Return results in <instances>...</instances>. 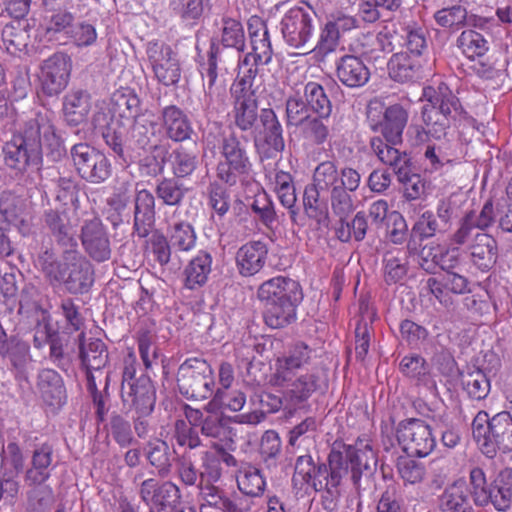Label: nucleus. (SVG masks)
<instances>
[{
    "label": "nucleus",
    "instance_id": "nucleus-1",
    "mask_svg": "<svg viewBox=\"0 0 512 512\" xmlns=\"http://www.w3.org/2000/svg\"><path fill=\"white\" fill-rule=\"evenodd\" d=\"M44 148L46 156L59 161L66 153L61 138L45 115L35 114L15 132L2 147L4 164L17 173H25L30 167L42 165Z\"/></svg>",
    "mask_w": 512,
    "mask_h": 512
},
{
    "label": "nucleus",
    "instance_id": "nucleus-2",
    "mask_svg": "<svg viewBox=\"0 0 512 512\" xmlns=\"http://www.w3.org/2000/svg\"><path fill=\"white\" fill-rule=\"evenodd\" d=\"M37 262L51 287L63 286L71 295L86 294L94 284V266L78 248L62 251L61 259L52 248H46L38 254Z\"/></svg>",
    "mask_w": 512,
    "mask_h": 512
},
{
    "label": "nucleus",
    "instance_id": "nucleus-3",
    "mask_svg": "<svg viewBox=\"0 0 512 512\" xmlns=\"http://www.w3.org/2000/svg\"><path fill=\"white\" fill-rule=\"evenodd\" d=\"M257 295L264 303L265 323L274 329L283 328L295 321L296 308L303 300L299 282L285 276L263 282Z\"/></svg>",
    "mask_w": 512,
    "mask_h": 512
},
{
    "label": "nucleus",
    "instance_id": "nucleus-4",
    "mask_svg": "<svg viewBox=\"0 0 512 512\" xmlns=\"http://www.w3.org/2000/svg\"><path fill=\"white\" fill-rule=\"evenodd\" d=\"M423 96L427 103L421 108V119L433 139L445 138L452 125L466 118L459 98L445 83L424 88Z\"/></svg>",
    "mask_w": 512,
    "mask_h": 512
},
{
    "label": "nucleus",
    "instance_id": "nucleus-5",
    "mask_svg": "<svg viewBox=\"0 0 512 512\" xmlns=\"http://www.w3.org/2000/svg\"><path fill=\"white\" fill-rule=\"evenodd\" d=\"M370 146L377 158L392 168L403 187V197L411 202L425 199L430 192V182L413 172L411 157L397 148L385 146L378 136L372 137Z\"/></svg>",
    "mask_w": 512,
    "mask_h": 512
},
{
    "label": "nucleus",
    "instance_id": "nucleus-6",
    "mask_svg": "<svg viewBox=\"0 0 512 512\" xmlns=\"http://www.w3.org/2000/svg\"><path fill=\"white\" fill-rule=\"evenodd\" d=\"M472 434L481 452L489 458L497 450L512 451V418L500 412L489 419L485 411H479L472 422Z\"/></svg>",
    "mask_w": 512,
    "mask_h": 512
},
{
    "label": "nucleus",
    "instance_id": "nucleus-7",
    "mask_svg": "<svg viewBox=\"0 0 512 512\" xmlns=\"http://www.w3.org/2000/svg\"><path fill=\"white\" fill-rule=\"evenodd\" d=\"M470 494L477 506L491 504L498 511H506L512 503V469L504 468L488 485L482 468L474 467L469 474Z\"/></svg>",
    "mask_w": 512,
    "mask_h": 512
},
{
    "label": "nucleus",
    "instance_id": "nucleus-8",
    "mask_svg": "<svg viewBox=\"0 0 512 512\" xmlns=\"http://www.w3.org/2000/svg\"><path fill=\"white\" fill-rule=\"evenodd\" d=\"M459 217V206L452 197H443L438 200L436 212L426 210L417 218L412 226L407 249L416 251L418 244L445 234L453 226V222Z\"/></svg>",
    "mask_w": 512,
    "mask_h": 512
},
{
    "label": "nucleus",
    "instance_id": "nucleus-9",
    "mask_svg": "<svg viewBox=\"0 0 512 512\" xmlns=\"http://www.w3.org/2000/svg\"><path fill=\"white\" fill-rule=\"evenodd\" d=\"M221 159L216 167L217 178L229 186L246 178L252 171L247 140L242 141L235 133L223 136L219 144Z\"/></svg>",
    "mask_w": 512,
    "mask_h": 512
},
{
    "label": "nucleus",
    "instance_id": "nucleus-10",
    "mask_svg": "<svg viewBox=\"0 0 512 512\" xmlns=\"http://www.w3.org/2000/svg\"><path fill=\"white\" fill-rule=\"evenodd\" d=\"M176 380L179 392L187 399L205 400L213 394V370L204 358L186 359L177 370Z\"/></svg>",
    "mask_w": 512,
    "mask_h": 512
},
{
    "label": "nucleus",
    "instance_id": "nucleus-11",
    "mask_svg": "<svg viewBox=\"0 0 512 512\" xmlns=\"http://www.w3.org/2000/svg\"><path fill=\"white\" fill-rule=\"evenodd\" d=\"M380 107L378 102H370L367 107V119L369 126L374 132H380L383 139L378 137L387 147L401 144L403 131L408 122V111L401 104H392L385 108L382 119H374V112Z\"/></svg>",
    "mask_w": 512,
    "mask_h": 512
},
{
    "label": "nucleus",
    "instance_id": "nucleus-12",
    "mask_svg": "<svg viewBox=\"0 0 512 512\" xmlns=\"http://www.w3.org/2000/svg\"><path fill=\"white\" fill-rule=\"evenodd\" d=\"M70 154L78 175L88 183H104L111 175V163L106 155L87 143L72 146Z\"/></svg>",
    "mask_w": 512,
    "mask_h": 512
},
{
    "label": "nucleus",
    "instance_id": "nucleus-13",
    "mask_svg": "<svg viewBox=\"0 0 512 512\" xmlns=\"http://www.w3.org/2000/svg\"><path fill=\"white\" fill-rule=\"evenodd\" d=\"M71 70V57L64 52H56L43 60L37 74L39 93L46 97L60 95L69 83Z\"/></svg>",
    "mask_w": 512,
    "mask_h": 512
},
{
    "label": "nucleus",
    "instance_id": "nucleus-14",
    "mask_svg": "<svg viewBox=\"0 0 512 512\" xmlns=\"http://www.w3.org/2000/svg\"><path fill=\"white\" fill-rule=\"evenodd\" d=\"M316 20V12L307 3L289 9L280 23L286 43L297 49L305 47L313 36Z\"/></svg>",
    "mask_w": 512,
    "mask_h": 512
},
{
    "label": "nucleus",
    "instance_id": "nucleus-15",
    "mask_svg": "<svg viewBox=\"0 0 512 512\" xmlns=\"http://www.w3.org/2000/svg\"><path fill=\"white\" fill-rule=\"evenodd\" d=\"M396 436L403 451L413 457H426L436 447L431 427L421 419L409 418L400 421Z\"/></svg>",
    "mask_w": 512,
    "mask_h": 512
},
{
    "label": "nucleus",
    "instance_id": "nucleus-16",
    "mask_svg": "<svg viewBox=\"0 0 512 512\" xmlns=\"http://www.w3.org/2000/svg\"><path fill=\"white\" fill-rule=\"evenodd\" d=\"M134 121L129 129H127V149L129 152L152 151L162 154L161 162L159 164V173L164 170L166 155L168 149L157 143V123L153 119V115L142 113L133 116Z\"/></svg>",
    "mask_w": 512,
    "mask_h": 512
},
{
    "label": "nucleus",
    "instance_id": "nucleus-17",
    "mask_svg": "<svg viewBox=\"0 0 512 512\" xmlns=\"http://www.w3.org/2000/svg\"><path fill=\"white\" fill-rule=\"evenodd\" d=\"M148 61L157 81L164 86L176 85L181 78L177 53L160 41H150L146 47Z\"/></svg>",
    "mask_w": 512,
    "mask_h": 512
},
{
    "label": "nucleus",
    "instance_id": "nucleus-18",
    "mask_svg": "<svg viewBox=\"0 0 512 512\" xmlns=\"http://www.w3.org/2000/svg\"><path fill=\"white\" fill-rule=\"evenodd\" d=\"M80 240L85 253L91 260L103 263L111 258L109 233L99 217L94 216L83 221Z\"/></svg>",
    "mask_w": 512,
    "mask_h": 512
},
{
    "label": "nucleus",
    "instance_id": "nucleus-19",
    "mask_svg": "<svg viewBox=\"0 0 512 512\" xmlns=\"http://www.w3.org/2000/svg\"><path fill=\"white\" fill-rule=\"evenodd\" d=\"M43 229L51 239L66 251L78 248L76 224L72 222L70 213L66 209L48 208L42 214Z\"/></svg>",
    "mask_w": 512,
    "mask_h": 512
},
{
    "label": "nucleus",
    "instance_id": "nucleus-20",
    "mask_svg": "<svg viewBox=\"0 0 512 512\" xmlns=\"http://www.w3.org/2000/svg\"><path fill=\"white\" fill-rule=\"evenodd\" d=\"M92 124L95 133H99L111 151L126 161L129 156L127 149V129L120 120H114L108 113L98 111L93 115Z\"/></svg>",
    "mask_w": 512,
    "mask_h": 512
},
{
    "label": "nucleus",
    "instance_id": "nucleus-21",
    "mask_svg": "<svg viewBox=\"0 0 512 512\" xmlns=\"http://www.w3.org/2000/svg\"><path fill=\"white\" fill-rule=\"evenodd\" d=\"M121 399L124 406L136 413L151 414L155 407L156 392L151 379L144 374L136 382L121 384Z\"/></svg>",
    "mask_w": 512,
    "mask_h": 512
},
{
    "label": "nucleus",
    "instance_id": "nucleus-22",
    "mask_svg": "<svg viewBox=\"0 0 512 512\" xmlns=\"http://www.w3.org/2000/svg\"><path fill=\"white\" fill-rule=\"evenodd\" d=\"M330 475L331 465L329 463H315L311 455H302L296 459L292 482L295 487L300 485V489L305 487V492L308 488L318 492L323 490Z\"/></svg>",
    "mask_w": 512,
    "mask_h": 512
},
{
    "label": "nucleus",
    "instance_id": "nucleus-23",
    "mask_svg": "<svg viewBox=\"0 0 512 512\" xmlns=\"http://www.w3.org/2000/svg\"><path fill=\"white\" fill-rule=\"evenodd\" d=\"M343 459V465L346 468V475L348 468L351 469V480L355 486H359L361 478L370 477L376 470L377 458L373 449L369 445L364 448L358 449L352 445H343V451L336 450Z\"/></svg>",
    "mask_w": 512,
    "mask_h": 512
},
{
    "label": "nucleus",
    "instance_id": "nucleus-24",
    "mask_svg": "<svg viewBox=\"0 0 512 512\" xmlns=\"http://www.w3.org/2000/svg\"><path fill=\"white\" fill-rule=\"evenodd\" d=\"M77 342L80 365L89 381L90 377H95L93 371H100L108 365V347L99 338H86L84 332L78 335Z\"/></svg>",
    "mask_w": 512,
    "mask_h": 512
},
{
    "label": "nucleus",
    "instance_id": "nucleus-25",
    "mask_svg": "<svg viewBox=\"0 0 512 512\" xmlns=\"http://www.w3.org/2000/svg\"><path fill=\"white\" fill-rule=\"evenodd\" d=\"M311 349L304 343H297L275 362V372L271 383L275 386H284L296 377L299 369L308 364Z\"/></svg>",
    "mask_w": 512,
    "mask_h": 512
},
{
    "label": "nucleus",
    "instance_id": "nucleus-26",
    "mask_svg": "<svg viewBox=\"0 0 512 512\" xmlns=\"http://www.w3.org/2000/svg\"><path fill=\"white\" fill-rule=\"evenodd\" d=\"M29 345L15 336L8 337L6 331L0 333V356L9 362V370L17 381H27V366L30 361Z\"/></svg>",
    "mask_w": 512,
    "mask_h": 512
},
{
    "label": "nucleus",
    "instance_id": "nucleus-27",
    "mask_svg": "<svg viewBox=\"0 0 512 512\" xmlns=\"http://www.w3.org/2000/svg\"><path fill=\"white\" fill-rule=\"evenodd\" d=\"M261 129L259 137L254 138L255 146H267L268 156L281 153L285 148L283 128L277 114L272 108H263L259 114Z\"/></svg>",
    "mask_w": 512,
    "mask_h": 512
},
{
    "label": "nucleus",
    "instance_id": "nucleus-28",
    "mask_svg": "<svg viewBox=\"0 0 512 512\" xmlns=\"http://www.w3.org/2000/svg\"><path fill=\"white\" fill-rule=\"evenodd\" d=\"M133 204V234L139 238H146L155 226V196L148 189L136 190Z\"/></svg>",
    "mask_w": 512,
    "mask_h": 512
},
{
    "label": "nucleus",
    "instance_id": "nucleus-29",
    "mask_svg": "<svg viewBox=\"0 0 512 512\" xmlns=\"http://www.w3.org/2000/svg\"><path fill=\"white\" fill-rule=\"evenodd\" d=\"M399 370L416 387L422 388L434 396L438 394L432 368L423 356L415 353L404 356L399 363Z\"/></svg>",
    "mask_w": 512,
    "mask_h": 512
},
{
    "label": "nucleus",
    "instance_id": "nucleus-30",
    "mask_svg": "<svg viewBox=\"0 0 512 512\" xmlns=\"http://www.w3.org/2000/svg\"><path fill=\"white\" fill-rule=\"evenodd\" d=\"M139 496L150 508L174 505L180 498L178 486L170 481L159 482L157 479L149 478L140 484Z\"/></svg>",
    "mask_w": 512,
    "mask_h": 512
},
{
    "label": "nucleus",
    "instance_id": "nucleus-31",
    "mask_svg": "<svg viewBox=\"0 0 512 512\" xmlns=\"http://www.w3.org/2000/svg\"><path fill=\"white\" fill-rule=\"evenodd\" d=\"M18 295V314L31 317L33 319L41 318L42 321L48 322L50 314V304L45 305L47 296L41 289L31 281L22 283Z\"/></svg>",
    "mask_w": 512,
    "mask_h": 512
},
{
    "label": "nucleus",
    "instance_id": "nucleus-32",
    "mask_svg": "<svg viewBox=\"0 0 512 512\" xmlns=\"http://www.w3.org/2000/svg\"><path fill=\"white\" fill-rule=\"evenodd\" d=\"M327 462L331 465V475L330 479L325 482L322 490L321 506L327 512H336L340 497L338 487L346 476V468L343 465L344 462L341 455L334 449L330 451Z\"/></svg>",
    "mask_w": 512,
    "mask_h": 512
},
{
    "label": "nucleus",
    "instance_id": "nucleus-33",
    "mask_svg": "<svg viewBox=\"0 0 512 512\" xmlns=\"http://www.w3.org/2000/svg\"><path fill=\"white\" fill-rule=\"evenodd\" d=\"M471 263L480 271L491 270L498 258L497 241L489 234L476 233L468 247Z\"/></svg>",
    "mask_w": 512,
    "mask_h": 512
},
{
    "label": "nucleus",
    "instance_id": "nucleus-34",
    "mask_svg": "<svg viewBox=\"0 0 512 512\" xmlns=\"http://www.w3.org/2000/svg\"><path fill=\"white\" fill-rule=\"evenodd\" d=\"M370 75L369 68L355 55H344L336 63V76L348 88L365 86Z\"/></svg>",
    "mask_w": 512,
    "mask_h": 512
},
{
    "label": "nucleus",
    "instance_id": "nucleus-35",
    "mask_svg": "<svg viewBox=\"0 0 512 512\" xmlns=\"http://www.w3.org/2000/svg\"><path fill=\"white\" fill-rule=\"evenodd\" d=\"M268 257V248L261 241H251L242 245L236 253L239 273L244 277L257 274L264 267Z\"/></svg>",
    "mask_w": 512,
    "mask_h": 512
},
{
    "label": "nucleus",
    "instance_id": "nucleus-36",
    "mask_svg": "<svg viewBox=\"0 0 512 512\" xmlns=\"http://www.w3.org/2000/svg\"><path fill=\"white\" fill-rule=\"evenodd\" d=\"M54 449L50 443L36 445L31 456L30 467L25 472L28 485H41L51 476Z\"/></svg>",
    "mask_w": 512,
    "mask_h": 512
},
{
    "label": "nucleus",
    "instance_id": "nucleus-37",
    "mask_svg": "<svg viewBox=\"0 0 512 512\" xmlns=\"http://www.w3.org/2000/svg\"><path fill=\"white\" fill-rule=\"evenodd\" d=\"M162 126L169 139L182 142L191 138L194 133L188 116L176 105H169L161 111Z\"/></svg>",
    "mask_w": 512,
    "mask_h": 512
},
{
    "label": "nucleus",
    "instance_id": "nucleus-38",
    "mask_svg": "<svg viewBox=\"0 0 512 512\" xmlns=\"http://www.w3.org/2000/svg\"><path fill=\"white\" fill-rule=\"evenodd\" d=\"M37 389L43 401L53 407L65 403L66 390L62 377L53 369H42L37 376Z\"/></svg>",
    "mask_w": 512,
    "mask_h": 512
},
{
    "label": "nucleus",
    "instance_id": "nucleus-39",
    "mask_svg": "<svg viewBox=\"0 0 512 512\" xmlns=\"http://www.w3.org/2000/svg\"><path fill=\"white\" fill-rule=\"evenodd\" d=\"M32 30L33 27L27 20L6 24L2 29L1 38L7 52L14 56L26 52L31 43Z\"/></svg>",
    "mask_w": 512,
    "mask_h": 512
},
{
    "label": "nucleus",
    "instance_id": "nucleus-40",
    "mask_svg": "<svg viewBox=\"0 0 512 512\" xmlns=\"http://www.w3.org/2000/svg\"><path fill=\"white\" fill-rule=\"evenodd\" d=\"M283 398L287 405L290 407H299L306 402L309 397L320 388L318 384V377L314 374L301 375L293 378L292 381L286 383Z\"/></svg>",
    "mask_w": 512,
    "mask_h": 512
},
{
    "label": "nucleus",
    "instance_id": "nucleus-41",
    "mask_svg": "<svg viewBox=\"0 0 512 512\" xmlns=\"http://www.w3.org/2000/svg\"><path fill=\"white\" fill-rule=\"evenodd\" d=\"M249 33L251 38L252 52L248 53L243 63L249 65L251 60L267 65L272 59V47L269 37L267 26L263 22H259L255 30H253V24H249Z\"/></svg>",
    "mask_w": 512,
    "mask_h": 512
},
{
    "label": "nucleus",
    "instance_id": "nucleus-42",
    "mask_svg": "<svg viewBox=\"0 0 512 512\" xmlns=\"http://www.w3.org/2000/svg\"><path fill=\"white\" fill-rule=\"evenodd\" d=\"M324 191L307 185L303 194L304 212L308 218L314 220L317 228H328L330 224L328 201L321 196Z\"/></svg>",
    "mask_w": 512,
    "mask_h": 512
},
{
    "label": "nucleus",
    "instance_id": "nucleus-43",
    "mask_svg": "<svg viewBox=\"0 0 512 512\" xmlns=\"http://www.w3.org/2000/svg\"><path fill=\"white\" fill-rule=\"evenodd\" d=\"M389 76L396 82H412L420 77L421 64L418 58L407 52L392 55L388 62Z\"/></svg>",
    "mask_w": 512,
    "mask_h": 512
},
{
    "label": "nucleus",
    "instance_id": "nucleus-44",
    "mask_svg": "<svg viewBox=\"0 0 512 512\" xmlns=\"http://www.w3.org/2000/svg\"><path fill=\"white\" fill-rule=\"evenodd\" d=\"M90 95L84 90H72L63 99V114L69 125L84 122L90 111Z\"/></svg>",
    "mask_w": 512,
    "mask_h": 512
},
{
    "label": "nucleus",
    "instance_id": "nucleus-45",
    "mask_svg": "<svg viewBox=\"0 0 512 512\" xmlns=\"http://www.w3.org/2000/svg\"><path fill=\"white\" fill-rule=\"evenodd\" d=\"M211 266V254L206 251H199L184 270L185 287L191 290L202 287L208 280L212 270Z\"/></svg>",
    "mask_w": 512,
    "mask_h": 512
},
{
    "label": "nucleus",
    "instance_id": "nucleus-46",
    "mask_svg": "<svg viewBox=\"0 0 512 512\" xmlns=\"http://www.w3.org/2000/svg\"><path fill=\"white\" fill-rule=\"evenodd\" d=\"M107 436L111 437L121 448H127L136 440L130 421L118 412H112L104 425Z\"/></svg>",
    "mask_w": 512,
    "mask_h": 512
},
{
    "label": "nucleus",
    "instance_id": "nucleus-47",
    "mask_svg": "<svg viewBox=\"0 0 512 512\" xmlns=\"http://www.w3.org/2000/svg\"><path fill=\"white\" fill-rule=\"evenodd\" d=\"M24 468V457L16 442L0 447V476L18 479Z\"/></svg>",
    "mask_w": 512,
    "mask_h": 512
},
{
    "label": "nucleus",
    "instance_id": "nucleus-48",
    "mask_svg": "<svg viewBox=\"0 0 512 512\" xmlns=\"http://www.w3.org/2000/svg\"><path fill=\"white\" fill-rule=\"evenodd\" d=\"M167 238L174 252H187L195 247L196 232L187 221H178L171 224L167 230Z\"/></svg>",
    "mask_w": 512,
    "mask_h": 512
},
{
    "label": "nucleus",
    "instance_id": "nucleus-49",
    "mask_svg": "<svg viewBox=\"0 0 512 512\" xmlns=\"http://www.w3.org/2000/svg\"><path fill=\"white\" fill-rule=\"evenodd\" d=\"M201 434L210 439L212 444H222L230 442L233 444L232 428L227 421L220 415H208L200 427Z\"/></svg>",
    "mask_w": 512,
    "mask_h": 512
},
{
    "label": "nucleus",
    "instance_id": "nucleus-50",
    "mask_svg": "<svg viewBox=\"0 0 512 512\" xmlns=\"http://www.w3.org/2000/svg\"><path fill=\"white\" fill-rule=\"evenodd\" d=\"M303 98L314 115L331 116L332 103L321 84L309 81L304 85Z\"/></svg>",
    "mask_w": 512,
    "mask_h": 512
},
{
    "label": "nucleus",
    "instance_id": "nucleus-51",
    "mask_svg": "<svg viewBox=\"0 0 512 512\" xmlns=\"http://www.w3.org/2000/svg\"><path fill=\"white\" fill-rule=\"evenodd\" d=\"M147 460L160 477H166L172 468V452L167 442L156 439L148 443Z\"/></svg>",
    "mask_w": 512,
    "mask_h": 512
},
{
    "label": "nucleus",
    "instance_id": "nucleus-52",
    "mask_svg": "<svg viewBox=\"0 0 512 512\" xmlns=\"http://www.w3.org/2000/svg\"><path fill=\"white\" fill-rule=\"evenodd\" d=\"M461 382L471 400H484L490 392V382L486 374L479 368L469 369L462 374Z\"/></svg>",
    "mask_w": 512,
    "mask_h": 512
},
{
    "label": "nucleus",
    "instance_id": "nucleus-53",
    "mask_svg": "<svg viewBox=\"0 0 512 512\" xmlns=\"http://www.w3.org/2000/svg\"><path fill=\"white\" fill-rule=\"evenodd\" d=\"M330 116L311 115L301 126L300 132L304 140L313 145H323L329 138L327 122Z\"/></svg>",
    "mask_w": 512,
    "mask_h": 512
},
{
    "label": "nucleus",
    "instance_id": "nucleus-54",
    "mask_svg": "<svg viewBox=\"0 0 512 512\" xmlns=\"http://www.w3.org/2000/svg\"><path fill=\"white\" fill-rule=\"evenodd\" d=\"M457 46L469 59L482 57L489 50L488 41L474 30L463 31L457 39Z\"/></svg>",
    "mask_w": 512,
    "mask_h": 512
},
{
    "label": "nucleus",
    "instance_id": "nucleus-55",
    "mask_svg": "<svg viewBox=\"0 0 512 512\" xmlns=\"http://www.w3.org/2000/svg\"><path fill=\"white\" fill-rule=\"evenodd\" d=\"M185 193L186 188L175 178H162L155 187L156 196L167 206H180Z\"/></svg>",
    "mask_w": 512,
    "mask_h": 512
},
{
    "label": "nucleus",
    "instance_id": "nucleus-56",
    "mask_svg": "<svg viewBox=\"0 0 512 512\" xmlns=\"http://www.w3.org/2000/svg\"><path fill=\"white\" fill-rule=\"evenodd\" d=\"M339 170L334 161H323L314 170L311 186L329 192L338 186Z\"/></svg>",
    "mask_w": 512,
    "mask_h": 512
},
{
    "label": "nucleus",
    "instance_id": "nucleus-57",
    "mask_svg": "<svg viewBox=\"0 0 512 512\" xmlns=\"http://www.w3.org/2000/svg\"><path fill=\"white\" fill-rule=\"evenodd\" d=\"M311 115L306 101L299 92H295L287 97L285 101V116L288 127H300Z\"/></svg>",
    "mask_w": 512,
    "mask_h": 512
},
{
    "label": "nucleus",
    "instance_id": "nucleus-58",
    "mask_svg": "<svg viewBox=\"0 0 512 512\" xmlns=\"http://www.w3.org/2000/svg\"><path fill=\"white\" fill-rule=\"evenodd\" d=\"M24 207V201L20 197L10 192L1 193L0 214L8 224L17 226L24 222Z\"/></svg>",
    "mask_w": 512,
    "mask_h": 512
},
{
    "label": "nucleus",
    "instance_id": "nucleus-59",
    "mask_svg": "<svg viewBox=\"0 0 512 512\" xmlns=\"http://www.w3.org/2000/svg\"><path fill=\"white\" fill-rule=\"evenodd\" d=\"M265 480L259 469L248 466L237 476L239 490L248 496L256 497L262 495L265 489Z\"/></svg>",
    "mask_w": 512,
    "mask_h": 512
},
{
    "label": "nucleus",
    "instance_id": "nucleus-60",
    "mask_svg": "<svg viewBox=\"0 0 512 512\" xmlns=\"http://www.w3.org/2000/svg\"><path fill=\"white\" fill-rule=\"evenodd\" d=\"M406 264L400 251H387L383 258L385 282L391 285L401 281L407 274Z\"/></svg>",
    "mask_w": 512,
    "mask_h": 512
},
{
    "label": "nucleus",
    "instance_id": "nucleus-61",
    "mask_svg": "<svg viewBox=\"0 0 512 512\" xmlns=\"http://www.w3.org/2000/svg\"><path fill=\"white\" fill-rule=\"evenodd\" d=\"M402 46L409 55L419 58L427 50V30L418 26H407L403 30Z\"/></svg>",
    "mask_w": 512,
    "mask_h": 512
},
{
    "label": "nucleus",
    "instance_id": "nucleus-62",
    "mask_svg": "<svg viewBox=\"0 0 512 512\" xmlns=\"http://www.w3.org/2000/svg\"><path fill=\"white\" fill-rule=\"evenodd\" d=\"M168 161L171 164L175 179L191 175L198 166L197 156L184 149L173 150L169 154Z\"/></svg>",
    "mask_w": 512,
    "mask_h": 512
},
{
    "label": "nucleus",
    "instance_id": "nucleus-63",
    "mask_svg": "<svg viewBox=\"0 0 512 512\" xmlns=\"http://www.w3.org/2000/svg\"><path fill=\"white\" fill-rule=\"evenodd\" d=\"M258 101L233 103L234 124L241 131L251 130L259 118Z\"/></svg>",
    "mask_w": 512,
    "mask_h": 512
},
{
    "label": "nucleus",
    "instance_id": "nucleus-64",
    "mask_svg": "<svg viewBox=\"0 0 512 512\" xmlns=\"http://www.w3.org/2000/svg\"><path fill=\"white\" fill-rule=\"evenodd\" d=\"M351 193L353 192L342 188L340 185L334 186V189L329 191L332 212L340 219L348 218L355 209Z\"/></svg>",
    "mask_w": 512,
    "mask_h": 512
}]
</instances>
